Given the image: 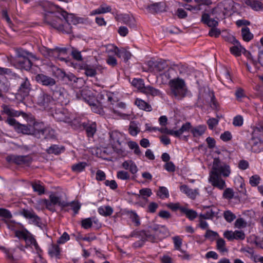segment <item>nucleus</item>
Instances as JSON below:
<instances>
[{
    "label": "nucleus",
    "mask_w": 263,
    "mask_h": 263,
    "mask_svg": "<svg viewBox=\"0 0 263 263\" xmlns=\"http://www.w3.org/2000/svg\"><path fill=\"white\" fill-rule=\"evenodd\" d=\"M37 209H43L46 208L50 211H53L54 210V207H51L49 201L47 199H40L36 201Z\"/></svg>",
    "instance_id": "nucleus-27"
},
{
    "label": "nucleus",
    "mask_w": 263,
    "mask_h": 263,
    "mask_svg": "<svg viewBox=\"0 0 263 263\" xmlns=\"http://www.w3.org/2000/svg\"><path fill=\"white\" fill-rule=\"evenodd\" d=\"M81 224L82 227L85 229L90 228L92 224L91 218H88L83 219Z\"/></svg>",
    "instance_id": "nucleus-63"
},
{
    "label": "nucleus",
    "mask_w": 263,
    "mask_h": 263,
    "mask_svg": "<svg viewBox=\"0 0 263 263\" xmlns=\"http://www.w3.org/2000/svg\"><path fill=\"white\" fill-rule=\"evenodd\" d=\"M235 95L238 101H241L242 98L246 97L244 90L240 87L237 88Z\"/></svg>",
    "instance_id": "nucleus-57"
},
{
    "label": "nucleus",
    "mask_w": 263,
    "mask_h": 263,
    "mask_svg": "<svg viewBox=\"0 0 263 263\" xmlns=\"http://www.w3.org/2000/svg\"><path fill=\"white\" fill-rule=\"evenodd\" d=\"M132 84L143 93L146 86L144 85V81L142 79H134L132 81Z\"/></svg>",
    "instance_id": "nucleus-34"
},
{
    "label": "nucleus",
    "mask_w": 263,
    "mask_h": 263,
    "mask_svg": "<svg viewBox=\"0 0 263 263\" xmlns=\"http://www.w3.org/2000/svg\"><path fill=\"white\" fill-rule=\"evenodd\" d=\"M85 130L88 137H92L96 132V124L93 123L87 125Z\"/></svg>",
    "instance_id": "nucleus-45"
},
{
    "label": "nucleus",
    "mask_w": 263,
    "mask_h": 263,
    "mask_svg": "<svg viewBox=\"0 0 263 263\" xmlns=\"http://www.w3.org/2000/svg\"><path fill=\"white\" fill-rule=\"evenodd\" d=\"M214 213L212 210H209L207 211L205 213H201L199 215V218L204 219H210L213 218L214 216Z\"/></svg>",
    "instance_id": "nucleus-54"
},
{
    "label": "nucleus",
    "mask_w": 263,
    "mask_h": 263,
    "mask_svg": "<svg viewBox=\"0 0 263 263\" xmlns=\"http://www.w3.org/2000/svg\"><path fill=\"white\" fill-rule=\"evenodd\" d=\"M87 165V164L86 162H81L72 165L71 169L75 173H80L83 171Z\"/></svg>",
    "instance_id": "nucleus-40"
},
{
    "label": "nucleus",
    "mask_w": 263,
    "mask_h": 263,
    "mask_svg": "<svg viewBox=\"0 0 263 263\" xmlns=\"http://www.w3.org/2000/svg\"><path fill=\"white\" fill-rule=\"evenodd\" d=\"M8 228L11 230L15 231V236L19 239H23L25 241L26 243V247H30L32 251L39 254V258L41 263H46V261L43 260L39 254L41 252V249L39 248L35 239L33 237L32 235L29 233L26 229H22L21 230H15V224L9 223L7 224ZM38 263V261H36Z\"/></svg>",
    "instance_id": "nucleus-2"
},
{
    "label": "nucleus",
    "mask_w": 263,
    "mask_h": 263,
    "mask_svg": "<svg viewBox=\"0 0 263 263\" xmlns=\"http://www.w3.org/2000/svg\"><path fill=\"white\" fill-rule=\"evenodd\" d=\"M254 243L257 247L263 249V237L254 236Z\"/></svg>",
    "instance_id": "nucleus-64"
},
{
    "label": "nucleus",
    "mask_w": 263,
    "mask_h": 263,
    "mask_svg": "<svg viewBox=\"0 0 263 263\" xmlns=\"http://www.w3.org/2000/svg\"><path fill=\"white\" fill-rule=\"evenodd\" d=\"M241 35L246 42H249L253 38V34L250 32L249 28L246 26L241 29Z\"/></svg>",
    "instance_id": "nucleus-33"
},
{
    "label": "nucleus",
    "mask_w": 263,
    "mask_h": 263,
    "mask_svg": "<svg viewBox=\"0 0 263 263\" xmlns=\"http://www.w3.org/2000/svg\"><path fill=\"white\" fill-rule=\"evenodd\" d=\"M70 239L69 236L66 232H64L57 241L58 244H64Z\"/></svg>",
    "instance_id": "nucleus-61"
},
{
    "label": "nucleus",
    "mask_w": 263,
    "mask_h": 263,
    "mask_svg": "<svg viewBox=\"0 0 263 263\" xmlns=\"http://www.w3.org/2000/svg\"><path fill=\"white\" fill-rule=\"evenodd\" d=\"M40 5L46 12H47V13L44 15V21H45V17L46 15L48 16V20L52 21L53 18H52V15L51 14L52 10V5L51 3L48 1H42L40 3Z\"/></svg>",
    "instance_id": "nucleus-20"
},
{
    "label": "nucleus",
    "mask_w": 263,
    "mask_h": 263,
    "mask_svg": "<svg viewBox=\"0 0 263 263\" xmlns=\"http://www.w3.org/2000/svg\"><path fill=\"white\" fill-rule=\"evenodd\" d=\"M60 12L64 19V22L59 17H54L52 21H50L47 18L48 16L46 15L45 22L63 33H71L72 31L71 24H76L77 23V19L72 14H68L62 9H61Z\"/></svg>",
    "instance_id": "nucleus-1"
},
{
    "label": "nucleus",
    "mask_w": 263,
    "mask_h": 263,
    "mask_svg": "<svg viewBox=\"0 0 263 263\" xmlns=\"http://www.w3.org/2000/svg\"><path fill=\"white\" fill-rule=\"evenodd\" d=\"M48 252L51 257H58L60 253V248L56 245H51L49 248Z\"/></svg>",
    "instance_id": "nucleus-41"
},
{
    "label": "nucleus",
    "mask_w": 263,
    "mask_h": 263,
    "mask_svg": "<svg viewBox=\"0 0 263 263\" xmlns=\"http://www.w3.org/2000/svg\"><path fill=\"white\" fill-rule=\"evenodd\" d=\"M157 194L161 199L166 198L169 196L168 191L165 187H160Z\"/></svg>",
    "instance_id": "nucleus-49"
},
{
    "label": "nucleus",
    "mask_w": 263,
    "mask_h": 263,
    "mask_svg": "<svg viewBox=\"0 0 263 263\" xmlns=\"http://www.w3.org/2000/svg\"><path fill=\"white\" fill-rule=\"evenodd\" d=\"M19 56L17 61L20 64V66L27 70L30 69L32 68V63L30 60L28 58L25 57L23 54L19 55Z\"/></svg>",
    "instance_id": "nucleus-23"
},
{
    "label": "nucleus",
    "mask_w": 263,
    "mask_h": 263,
    "mask_svg": "<svg viewBox=\"0 0 263 263\" xmlns=\"http://www.w3.org/2000/svg\"><path fill=\"white\" fill-rule=\"evenodd\" d=\"M122 166L124 169L129 170L133 174L136 173L138 171L136 164L130 160L124 161L122 163Z\"/></svg>",
    "instance_id": "nucleus-28"
},
{
    "label": "nucleus",
    "mask_w": 263,
    "mask_h": 263,
    "mask_svg": "<svg viewBox=\"0 0 263 263\" xmlns=\"http://www.w3.org/2000/svg\"><path fill=\"white\" fill-rule=\"evenodd\" d=\"M64 51L63 49H61L60 48H55L53 49H51L50 54L49 55V58L52 59H60L61 61L64 60V59L62 58H60L59 56L60 55V53L61 51Z\"/></svg>",
    "instance_id": "nucleus-46"
},
{
    "label": "nucleus",
    "mask_w": 263,
    "mask_h": 263,
    "mask_svg": "<svg viewBox=\"0 0 263 263\" xmlns=\"http://www.w3.org/2000/svg\"><path fill=\"white\" fill-rule=\"evenodd\" d=\"M36 103L42 108L49 110L52 108L53 99L50 95L44 92L41 93L38 96Z\"/></svg>",
    "instance_id": "nucleus-12"
},
{
    "label": "nucleus",
    "mask_w": 263,
    "mask_h": 263,
    "mask_svg": "<svg viewBox=\"0 0 263 263\" xmlns=\"http://www.w3.org/2000/svg\"><path fill=\"white\" fill-rule=\"evenodd\" d=\"M111 8L110 6L106 4L101 5L98 8L92 10L90 12L91 15H94L96 14H100L103 13H106L107 12H111Z\"/></svg>",
    "instance_id": "nucleus-25"
},
{
    "label": "nucleus",
    "mask_w": 263,
    "mask_h": 263,
    "mask_svg": "<svg viewBox=\"0 0 263 263\" xmlns=\"http://www.w3.org/2000/svg\"><path fill=\"white\" fill-rule=\"evenodd\" d=\"M180 190L182 193L185 194L191 199H195L198 194L197 190L191 189L186 185H181L180 186Z\"/></svg>",
    "instance_id": "nucleus-21"
},
{
    "label": "nucleus",
    "mask_w": 263,
    "mask_h": 263,
    "mask_svg": "<svg viewBox=\"0 0 263 263\" xmlns=\"http://www.w3.org/2000/svg\"><path fill=\"white\" fill-rule=\"evenodd\" d=\"M143 93L146 95H149L152 96H158L161 95V92L159 90L151 86H146Z\"/></svg>",
    "instance_id": "nucleus-35"
},
{
    "label": "nucleus",
    "mask_w": 263,
    "mask_h": 263,
    "mask_svg": "<svg viewBox=\"0 0 263 263\" xmlns=\"http://www.w3.org/2000/svg\"><path fill=\"white\" fill-rule=\"evenodd\" d=\"M201 22L203 24L208 25L209 27H212L209 32V34L210 36H215L217 37L220 35V30L215 28L218 25V23L215 19L211 18L210 14L206 13H203L201 16Z\"/></svg>",
    "instance_id": "nucleus-9"
},
{
    "label": "nucleus",
    "mask_w": 263,
    "mask_h": 263,
    "mask_svg": "<svg viewBox=\"0 0 263 263\" xmlns=\"http://www.w3.org/2000/svg\"><path fill=\"white\" fill-rule=\"evenodd\" d=\"M192 125L187 122L183 124L178 130H174V137L182 139L183 140H188L189 135H185L191 132Z\"/></svg>",
    "instance_id": "nucleus-13"
},
{
    "label": "nucleus",
    "mask_w": 263,
    "mask_h": 263,
    "mask_svg": "<svg viewBox=\"0 0 263 263\" xmlns=\"http://www.w3.org/2000/svg\"><path fill=\"white\" fill-rule=\"evenodd\" d=\"M245 3L255 11H258L263 8V4L258 1L245 0Z\"/></svg>",
    "instance_id": "nucleus-29"
},
{
    "label": "nucleus",
    "mask_w": 263,
    "mask_h": 263,
    "mask_svg": "<svg viewBox=\"0 0 263 263\" xmlns=\"http://www.w3.org/2000/svg\"><path fill=\"white\" fill-rule=\"evenodd\" d=\"M218 122L219 119L214 118H210L207 121L208 127L210 129H213L218 125Z\"/></svg>",
    "instance_id": "nucleus-56"
},
{
    "label": "nucleus",
    "mask_w": 263,
    "mask_h": 263,
    "mask_svg": "<svg viewBox=\"0 0 263 263\" xmlns=\"http://www.w3.org/2000/svg\"><path fill=\"white\" fill-rule=\"evenodd\" d=\"M247 226V222L243 219L240 218H238L235 222V227L237 228L240 229L245 228Z\"/></svg>",
    "instance_id": "nucleus-59"
},
{
    "label": "nucleus",
    "mask_w": 263,
    "mask_h": 263,
    "mask_svg": "<svg viewBox=\"0 0 263 263\" xmlns=\"http://www.w3.org/2000/svg\"><path fill=\"white\" fill-rule=\"evenodd\" d=\"M6 160L10 164H15L22 166H29L32 161V158L31 155H9L6 157Z\"/></svg>",
    "instance_id": "nucleus-11"
},
{
    "label": "nucleus",
    "mask_w": 263,
    "mask_h": 263,
    "mask_svg": "<svg viewBox=\"0 0 263 263\" xmlns=\"http://www.w3.org/2000/svg\"><path fill=\"white\" fill-rule=\"evenodd\" d=\"M77 97L80 100L86 102L89 105L92 106V110L97 113H100V109L96 107L97 101L93 93L87 88H84L77 93Z\"/></svg>",
    "instance_id": "nucleus-7"
},
{
    "label": "nucleus",
    "mask_w": 263,
    "mask_h": 263,
    "mask_svg": "<svg viewBox=\"0 0 263 263\" xmlns=\"http://www.w3.org/2000/svg\"><path fill=\"white\" fill-rule=\"evenodd\" d=\"M65 151V147L63 146L53 144L46 149L48 154L60 155Z\"/></svg>",
    "instance_id": "nucleus-22"
},
{
    "label": "nucleus",
    "mask_w": 263,
    "mask_h": 263,
    "mask_svg": "<svg viewBox=\"0 0 263 263\" xmlns=\"http://www.w3.org/2000/svg\"><path fill=\"white\" fill-rule=\"evenodd\" d=\"M245 147L253 153H258L263 150V141L254 131L252 138L246 143Z\"/></svg>",
    "instance_id": "nucleus-8"
},
{
    "label": "nucleus",
    "mask_w": 263,
    "mask_h": 263,
    "mask_svg": "<svg viewBox=\"0 0 263 263\" xmlns=\"http://www.w3.org/2000/svg\"><path fill=\"white\" fill-rule=\"evenodd\" d=\"M206 127L204 125H199L196 127H192L191 128V133L194 137H199L201 136L205 132Z\"/></svg>",
    "instance_id": "nucleus-24"
},
{
    "label": "nucleus",
    "mask_w": 263,
    "mask_h": 263,
    "mask_svg": "<svg viewBox=\"0 0 263 263\" xmlns=\"http://www.w3.org/2000/svg\"><path fill=\"white\" fill-rule=\"evenodd\" d=\"M116 18L118 21L127 25L130 27H134L135 26L134 18L132 16H130L128 14H118L116 15Z\"/></svg>",
    "instance_id": "nucleus-16"
},
{
    "label": "nucleus",
    "mask_w": 263,
    "mask_h": 263,
    "mask_svg": "<svg viewBox=\"0 0 263 263\" xmlns=\"http://www.w3.org/2000/svg\"><path fill=\"white\" fill-rule=\"evenodd\" d=\"M109 143L114 151L119 155L124 156L125 153L121 147L122 142L125 139V135L117 130H114L109 133Z\"/></svg>",
    "instance_id": "nucleus-6"
},
{
    "label": "nucleus",
    "mask_w": 263,
    "mask_h": 263,
    "mask_svg": "<svg viewBox=\"0 0 263 263\" xmlns=\"http://www.w3.org/2000/svg\"><path fill=\"white\" fill-rule=\"evenodd\" d=\"M16 129L18 132L22 133L24 134H32L39 138H49L52 136H48L47 133H51V134L53 135L54 133L53 130L49 128L39 130L36 129L35 127H32L31 125L21 124H17Z\"/></svg>",
    "instance_id": "nucleus-4"
},
{
    "label": "nucleus",
    "mask_w": 263,
    "mask_h": 263,
    "mask_svg": "<svg viewBox=\"0 0 263 263\" xmlns=\"http://www.w3.org/2000/svg\"><path fill=\"white\" fill-rule=\"evenodd\" d=\"M129 218L134 223V225L138 227L140 225V219L139 215L134 211H131L128 213Z\"/></svg>",
    "instance_id": "nucleus-36"
},
{
    "label": "nucleus",
    "mask_w": 263,
    "mask_h": 263,
    "mask_svg": "<svg viewBox=\"0 0 263 263\" xmlns=\"http://www.w3.org/2000/svg\"><path fill=\"white\" fill-rule=\"evenodd\" d=\"M234 239L243 240L245 238V234L242 231L236 230L234 231Z\"/></svg>",
    "instance_id": "nucleus-62"
},
{
    "label": "nucleus",
    "mask_w": 263,
    "mask_h": 263,
    "mask_svg": "<svg viewBox=\"0 0 263 263\" xmlns=\"http://www.w3.org/2000/svg\"><path fill=\"white\" fill-rule=\"evenodd\" d=\"M153 130L154 132L159 131L161 133L168 134V135H172L174 137V129H168L167 128H162V127L160 128L159 127H154L153 128Z\"/></svg>",
    "instance_id": "nucleus-51"
},
{
    "label": "nucleus",
    "mask_w": 263,
    "mask_h": 263,
    "mask_svg": "<svg viewBox=\"0 0 263 263\" xmlns=\"http://www.w3.org/2000/svg\"><path fill=\"white\" fill-rule=\"evenodd\" d=\"M234 44H235V45L230 47V50L231 53L235 57H239L241 53H244L246 51V49L235 39H234Z\"/></svg>",
    "instance_id": "nucleus-18"
},
{
    "label": "nucleus",
    "mask_w": 263,
    "mask_h": 263,
    "mask_svg": "<svg viewBox=\"0 0 263 263\" xmlns=\"http://www.w3.org/2000/svg\"><path fill=\"white\" fill-rule=\"evenodd\" d=\"M32 186L33 191L37 192L39 195L45 193V187L40 182H33L32 183Z\"/></svg>",
    "instance_id": "nucleus-42"
},
{
    "label": "nucleus",
    "mask_w": 263,
    "mask_h": 263,
    "mask_svg": "<svg viewBox=\"0 0 263 263\" xmlns=\"http://www.w3.org/2000/svg\"><path fill=\"white\" fill-rule=\"evenodd\" d=\"M135 104L140 109L146 111H151L152 107L148 103L141 99H136Z\"/></svg>",
    "instance_id": "nucleus-26"
},
{
    "label": "nucleus",
    "mask_w": 263,
    "mask_h": 263,
    "mask_svg": "<svg viewBox=\"0 0 263 263\" xmlns=\"http://www.w3.org/2000/svg\"><path fill=\"white\" fill-rule=\"evenodd\" d=\"M52 116L58 122L67 123H70L73 118L72 114L67 109L63 107L55 108Z\"/></svg>",
    "instance_id": "nucleus-10"
},
{
    "label": "nucleus",
    "mask_w": 263,
    "mask_h": 263,
    "mask_svg": "<svg viewBox=\"0 0 263 263\" xmlns=\"http://www.w3.org/2000/svg\"><path fill=\"white\" fill-rule=\"evenodd\" d=\"M217 249L220 252H224L227 251L226 247V242L222 238H219L217 240Z\"/></svg>",
    "instance_id": "nucleus-47"
},
{
    "label": "nucleus",
    "mask_w": 263,
    "mask_h": 263,
    "mask_svg": "<svg viewBox=\"0 0 263 263\" xmlns=\"http://www.w3.org/2000/svg\"><path fill=\"white\" fill-rule=\"evenodd\" d=\"M68 206L70 207L71 210L74 212V214L78 213L81 208V204L78 201H72L68 204Z\"/></svg>",
    "instance_id": "nucleus-50"
},
{
    "label": "nucleus",
    "mask_w": 263,
    "mask_h": 263,
    "mask_svg": "<svg viewBox=\"0 0 263 263\" xmlns=\"http://www.w3.org/2000/svg\"><path fill=\"white\" fill-rule=\"evenodd\" d=\"M21 214L25 218L28 219L29 222L39 227L41 224V220L39 217L32 210L23 209Z\"/></svg>",
    "instance_id": "nucleus-14"
},
{
    "label": "nucleus",
    "mask_w": 263,
    "mask_h": 263,
    "mask_svg": "<svg viewBox=\"0 0 263 263\" xmlns=\"http://www.w3.org/2000/svg\"><path fill=\"white\" fill-rule=\"evenodd\" d=\"M3 109H4V112L7 115L9 116L10 117H18L21 114H22L23 115H25V114L24 112H18L11 109V108H10L9 107L7 106L6 105L3 106Z\"/></svg>",
    "instance_id": "nucleus-37"
},
{
    "label": "nucleus",
    "mask_w": 263,
    "mask_h": 263,
    "mask_svg": "<svg viewBox=\"0 0 263 263\" xmlns=\"http://www.w3.org/2000/svg\"><path fill=\"white\" fill-rule=\"evenodd\" d=\"M127 145L130 149L134 150V153L137 155H140L141 152L138 143L133 141H130L127 142Z\"/></svg>",
    "instance_id": "nucleus-44"
},
{
    "label": "nucleus",
    "mask_w": 263,
    "mask_h": 263,
    "mask_svg": "<svg viewBox=\"0 0 263 263\" xmlns=\"http://www.w3.org/2000/svg\"><path fill=\"white\" fill-rule=\"evenodd\" d=\"M167 65L164 61H158L154 63L153 71L155 73H160L166 68Z\"/></svg>",
    "instance_id": "nucleus-31"
},
{
    "label": "nucleus",
    "mask_w": 263,
    "mask_h": 263,
    "mask_svg": "<svg viewBox=\"0 0 263 263\" xmlns=\"http://www.w3.org/2000/svg\"><path fill=\"white\" fill-rule=\"evenodd\" d=\"M230 173V168L229 166L222 165L219 159L215 158L213 161L209 181H220L221 176L224 177H228Z\"/></svg>",
    "instance_id": "nucleus-3"
},
{
    "label": "nucleus",
    "mask_w": 263,
    "mask_h": 263,
    "mask_svg": "<svg viewBox=\"0 0 263 263\" xmlns=\"http://www.w3.org/2000/svg\"><path fill=\"white\" fill-rule=\"evenodd\" d=\"M243 123V117L240 115H237L235 116L233 121V124L235 126H241L242 125Z\"/></svg>",
    "instance_id": "nucleus-55"
},
{
    "label": "nucleus",
    "mask_w": 263,
    "mask_h": 263,
    "mask_svg": "<svg viewBox=\"0 0 263 263\" xmlns=\"http://www.w3.org/2000/svg\"><path fill=\"white\" fill-rule=\"evenodd\" d=\"M223 216L226 220L228 222H231L236 218L235 214L230 211H225L224 212Z\"/></svg>",
    "instance_id": "nucleus-52"
},
{
    "label": "nucleus",
    "mask_w": 263,
    "mask_h": 263,
    "mask_svg": "<svg viewBox=\"0 0 263 263\" xmlns=\"http://www.w3.org/2000/svg\"><path fill=\"white\" fill-rule=\"evenodd\" d=\"M49 203L51 207H54V205L60 204L61 199L55 193H51L49 195Z\"/></svg>",
    "instance_id": "nucleus-43"
},
{
    "label": "nucleus",
    "mask_w": 263,
    "mask_h": 263,
    "mask_svg": "<svg viewBox=\"0 0 263 263\" xmlns=\"http://www.w3.org/2000/svg\"><path fill=\"white\" fill-rule=\"evenodd\" d=\"M149 11L152 13L161 12L163 10V5L161 3H156L148 6Z\"/></svg>",
    "instance_id": "nucleus-39"
},
{
    "label": "nucleus",
    "mask_w": 263,
    "mask_h": 263,
    "mask_svg": "<svg viewBox=\"0 0 263 263\" xmlns=\"http://www.w3.org/2000/svg\"><path fill=\"white\" fill-rule=\"evenodd\" d=\"M169 86L171 94L177 99L185 97L186 88L185 82L181 79L176 78L170 81Z\"/></svg>",
    "instance_id": "nucleus-5"
},
{
    "label": "nucleus",
    "mask_w": 263,
    "mask_h": 263,
    "mask_svg": "<svg viewBox=\"0 0 263 263\" xmlns=\"http://www.w3.org/2000/svg\"><path fill=\"white\" fill-rule=\"evenodd\" d=\"M153 230H155V234H153L152 232H147L145 234L146 240L151 242H155L158 239L156 235H158V232L164 230L166 231L164 226H158L157 229H154Z\"/></svg>",
    "instance_id": "nucleus-19"
},
{
    "label": "nucleus",
    "mask_w": 263,
    "mask_h": 263,
    "mask_svg": "<svg viewBox=\"0 0 263 263\" xmlns=\"http://www.w3.org/2000/svg\"><path fill=\"white\" fill-rule=\"evenodd\" d=\"M175 248L176 250H180L182 245V239L179 236L173 237Z\"/></svg>",
    "instance_id": "nucleus-60"
},
{
    "label": "nucleus",
    "mask_w": 263,
    "mask_h": 263,
    "mask_svg": "<svg viewBox=\"0 0 263 263\" xmlns=\"http://www.w3.org/2000/svg\"><path fill=\"white\" fill-rule=\"evenodd\" d=\"M217 236H218V234L217 232L209 229L206 231V233L205 234V237L206 238L210 239L211 240H213Z\"/></svg>",
    "instance_id": "nucleus-53"
},
{
    "label": "nucleus",
    "mask_w": 263,
    "mask_h": 263,
    "mask_svg": "<svg viewBox=\"0 0 263 263\" xmlns=\"http://www.w3.org/2000/svg\"><path fill=\"white\" fill-rule=\"evenodd\" d=\"M115 51L117 52V57L123 59L125 61H127L130 58V53L125 49H121L114 48Z\"/></svg>",
    "instance_id": "nucleus-32"
},
{
    "label": "nucleus",
    "mask_w": 263,
    "mask_h": 263,
    "mask_svg": "<svg viewBox=\"0 0 263 263\" xmlns=\"http://www.w3.org/2000/svg\"><path fill=\"white\" fill-rule=\"evenodd\" d=\"M113 209L109 205L100 206L98 209V213L103 216H109L113 213Z\"/></svg>",
    "instance_id": "nucleus-30"
},
{
    "label": "nucleus",
    "mask_w": 263,
    "mask_h": 263,
    "mask_svg": "<svg viewBox=\"0 0 263 263\" xmlns=\"http://www.w3.org/2000/svg\"><path fill=\"white\" fill-rule=\"evenodd\" d=\"M35 79L38 83L46 86H53L56 83L53 78L42 73L36 75Z\"/></svg>",
    "instance_id": "nucleus-15"
},
{
    "label": "nucleus",
    "mask_w": 263,
    "mask_h": 263,
    "mask_svg": "<svg viewBox=\"0 0 263 263\" xmlns=\"http://www.w3.org/2000/svg\"><path fill=\"white\" fill-rule=\"evenodd\" d=\"M85 73L87 76L93 77L96 74V69L89 66H86L85 68Z\"/></svg>",
    "instance_id": "nucleus-58"
},
{
    "label": "nucleus",
    "mask_w": 263,
    "mask_h": 263,
    "mask_svg": "<svg viewBox=\"0 0 263 263\" xmlns=\"http://www.w3.org/2000/svg\"><path fill=\"white\" fill-rule=\"evenodd\" d=\"M0 249L6 254L7 258L10 260H17L20 257V252L21 250L19 249H17V250L13 249L8 250L3 247H1Z\"/></svg>",
    "instance_id": "nucleus-17"
},
{
    "label": "nucleus",
    "mask_w": 263,
    "mask_h": 263,
    "mask_svg": "<svg viewBox=\"0 0 263 263\" xmlns=\"http://www.w3.org/2000/svg\"><path fill=\"white\" fill-rule=\"evenodd\" d=\"M129 133L133 136H136L139 133L140 129L134 123H131L128 128Z\"/></svg>",
    "instance_id": "nucleus-48"
},
{
    "label": "nucleus",
    "mask_w": 263,
    "mask_h": 263,
    "mask_svg": "<svg viewBox=\"0 0 263 263\" xmlns=\"http://www.w3.org/2000/svg\"><path fill=\"white\" fill-rule=\"evenodd\" d=\"M181 212L186 215V216L190 220H192L197 216V213L193 210L189 209L185 207L181 209Z\"/></svg>",
    "instance_id": "nucleus-38"
}]
</instances>
